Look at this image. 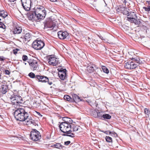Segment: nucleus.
<instances>
[{
    "label": "nucleus",
    "instance_id": "f257e3e1",
    "mask_svg": "<svg viewBox=\"0 0 150 150\" xmlns=\"http://www.w3.org/2000/svg\"><path fill=\"white\" fill-rule=\"evenodd\" d=\"M14 115L17 120L20 121H26L27 125L34 122V120L29 117L28 113L24 108H19L16 109L14 111Z\"/></svg>",
    "mask_w": 150,
    "mask_h": 150
},
{
    "label": "nucleus",
    "instance_id": "f03ea898",
    "mask_svg": "<svg viewBox=\"0 0 150 150\" xmlns=\"http://www.w3.org/2000/svg\"><path fill=\"white\" fill-rule=\"evenodd\" d=\"M72 125L67 124L65 122H62L59 125L60 130L65 134L64 136H67L71 137H74V134L72 133V131L71 130Z\"/></svg>",
    "mask_w": 150,
    "mask_h": 150
},
{
    "label": "nucleus",
    "instance_id": "7ed1b4c3",
    "mask_svg": "<svg viewBox=\"0 0 150 150\" xmlns=\"http://www.w3.org/2000/svg\"><path fill=\"white\" fill-rule=\"evenodd\" d=\"M133 61L128 62L125 64V67L126 69H134L137 67L136 64L133 61H135L139 64H141L142 62L140 60V59L138 57H135L132 59Z\"/></svg>",
    "mask_w": 150,
    "mask_h": 150
},
{
    "label": "nucleus",
    "instance_id": "20e7f679",
    "mask_svg": "<svg viewBox=\"0 0 150 150\" xmlns=\"http://www.w3.org/2000/svg\"><path fill=\"white\" fill-rule=\"evenodd\" d=\"M15 93L12 96H11L10 98L11 104L12 105H20L23 103L22 98L19 94V92H18L17 93Z\"/></svg>",
    "mask_w": 150,
    "mask_h": 150
},
{
    "label": "nucleus",
    "instance_id": "39448f33",
    "mask_svg": "<svg viewBox=\"0 0 150 150\" xmlns=\"http://www.w3.org/2000/svg\"><path fill=\"white\" fill-rule=\"evenodd\" d=\"M127 18L128 21L135 25H139L141 24V19H137V17L134 12H130L127 16Z\"/></svg>",
    "mask_w": 150,
    "mask_h": 150
},
{
    "label": "nucleus",
    "instance_id": "423d86ee",
    "mask_svg": "<svg viewBox=\"0 0 150 150\" xmlns=\"http://www.w3.org/2000/svg\"><path fill=\"white\" fill-rule=\"evenodd\" d=\"M35 11L38 20L43 19L45 17L46 15V11L44 7L40 6L37 7L35 9Z\"/></svg>",
    "mask_w": 150,
    "mask_h": 150
},
{
    "label": "nucleus",
    "instance_id": "0eeeda50",
    "mask_svg": "<svg viewBox=\"0 0 150 150\" xmlns=\"http://www.w3.org/2000/svg\"><path fill=\"white\" fill-rule=\"evenodd\" d=\"M30 136L31 139L35 141H38L41 138L40 132L35 129L31 132Z\"/></svg>",
    "mask_w": 150,
    "mask_h": 150
},
{
    "label": "nucleus",
    "instance_id": "6e6552de",
    "mask_svg": "<svg viewBox=\"0 0 150 150\" xmlns=\"http://www.w3.org/2000/svg\"><path fill=\"white\" fill-rule=\"evenodd\" d=\"M45 45V43L43 41L40 40H36L33 42L32 47L35 50H40Z\"/></svg>",
    "mask_w": 150,
    "mask_h": 150
},
{
    "label": "nucleus",
    "instance_id": "1a4fd4ad",
    "mask_svg": "<svg viewBox=\"0 0 150 150\" xmlns=\"http://www.w3.org/2000/svg\"><path fill=\"white\" fill-rule=\"evenodd\" d=\"M44 29L49 28L52 29L55 26V24L50 18H48L44 22Z\"/></svg>",
    "mask_w": 150,
    "mask_h": 150
},
{
    "label": "nucleus",
    "instance_id": "9d476101",
    "mask_svg": "<svg viewBox=\"0 0 150 150\" xmlns=\"http://www.w3.org/2000/svg\"><path fill=\"white\" fill-rule=\"evenodd\" d=\"M22 5L26 11L30 10L31 7V0H21Z\"/></svg>",
    "mask_w": 150,
    "mask_h": 150
},
{
    "label": "nucleus",
    "instance_id": "9b49d317",
    "mask_svg": "<svg viewBox=\"0 0 150 150\" xmlns=\"http://www.w3.org/2000/svg\"><path fill=\"white\" fill-rule=\"evenodd\" d=\"M63 5L64 7L67 10H71L74 8V4L71 3L68 0H64L63 2Z\"/></svg>",
    "mask_w": 150,
    "mask_h": 150
},
{
    "label": "nucleus",
    "instance_id": "f8f14e48",
    "mask_svg": "<svg viewBox=\"0 0 150 150\" xmlns=\"http://www.w3.org/2000/svg\"><path fill=\"white\" fill-rule=\"evenodd\" d=\"M48 61L50 64L53 66H56L58 63V59L52 55L51 56L49 57Z\"/></svg>",
    "mask_w": 150,
    "mask_h": 150
},
{
    "label": "nucleus",
    "instance_id": "ddd939ff",
    "mask_svg": "<svg viewBox=\"0 0 150 150\" xmlns=\"http://www.w3.org/2000/svg\"><path fill=\"white\" fill-rule=\"evenodd\" d=\"M35 11H31L28 14V19L33 21H36L37 19L38 20Z\"/></svg>",
    "mask_w": 150,
    "mask_h": 150
},
{
    "label": "nucleus",
    "instance_id": "4468645a",
    "mask_svg": "<svg viewBox=\"0 0 150 150\" xmlns=\"http://www.w3.org/2000/svg\"><path fill=\"white\" fill-rule=\"evenodd\" d=\"M68 35V33L66 31L63 32L60 31L58 32V37L61 40H63L66 38Z\"/></svg>",
    "mask_w": 150,
    "mask_h": 150
},
{
    "label": "nucleus",
    "instance_id": "2eb2a0df",
    "mask_svg": "<svg viewBox=\"0 0 150 150\" xmlns=\"http://www.w3.org/2000/svg\"><path fill=\"white\" fill-rule=\"evenodd\" d=\"M29 65L31 67V68L33 70H37L38 67V64L37 62L35 60L32 61L31 62L30 61L28 62Z\"/></svg>",
    "mask_w": 150,
    "mask_h": 150
},
{
    "label": "nucleus",
    "instance_id": "dca6fc26",
    "mask_svg": "<svg viewBox=\"0 0 150 150\" xmlns=\"http://www.w3.org/2000/svg\"><path fill=\"white\" fill-rule=\"evenodd\" d=\"M36 78L38 80L39 82H46L48 81V78L47 77L44 76L37 75Z\"/></svg>",
    "mask_w": 150,
    "mask_h": 150
},
{
    "label": "nucleus",
    "instance_id": "f3484780",
    "mask_svg": "<svg viewBox=\"0 0 150 150\" xmlns=\"http://www.w3.org/2000/svg\"><path fill=\"white\" fill-rule=\"evenodd\" d=\"M95 68L98 69V68L95 65L93 64H88L86 67V70L89 73H91L93 72L95 70Z\"/></svg>",
    "mask_w": 150,
    "mask_h": 150
},
{
    "label": "nucleus",
    "instance_id": "a211bd4d",
    "mask_svg": "<svg viewBox=\"0 0 150 150\" xmlns=\"http://www.w3.org/2000/svg\"><path fill=\"white\" fill-rule=\"evenodd\" d=\"M94 112L95 113V115H93V117H98L100 119H103V112H98L94 111Z\"/></svg>",
    "mask_w": 150,
    "mask_h": 150
},
{
    "label": "nucleus",
    "instance_id": "6ab92c4d",
    "mask_svg": "<svg viewBox=\"0 0 150 150\" xmlns=\"http://www.w3.org/2000/svg\"><path fill=\"white\" fill-rule=\"evenodd\" d=\"M22 31V28L19 27H16L15 28L13 31V33L14 34H18L21 33Z\"/></svg>",
    "mask_w": 150,
    "mask_h": 150
},
{
    "label": "nucleus",
    "instance_id": "aec40b11",
    "mask_svg": "<svg viewBox=\"0 0 150 150\" xmlns=\"http://www.w3.org/2000/svg\"><path fill=\"white\" fill-rule=\"evenodd\" d=\"M1 91L2 93L4 94L8 90V87L6 85H1Z\"/></svg>",
    "mask_w": 150,
    "mask_h": 150
},
{
    "label": "nucleus",
    "instance_id": "412c9836",
    "mask_svg": "<svg viewBox=\"0 0 150 150\" xmlns=\"http://www.w3.org/2000/svg\"><path fill=\"white\" fill-rule=\"evenodd\" d=\"M71 127H72L73 132L79 131L81 128L80 126L73 124H72Z\"/></svg>",
    "mask_w": 150,
    "mask_h": 150
},
{
    "label": "nucleus",
    "instance_id": "4be33fe9",
    "mask_svg": "<svg viewBox=\"0 0 150 150\" xmlns=\"http://www.w3.org/2000/svg\"><path fill=\"white\" fill-rule=\"evenodd\" d=\"M72 99L73 100V102L74 101H78L80 100L79 96L75 94H73L72 95Z\"/></svg>",
    "mask_w": 150,
    "mask_h": 150
},
{
    "label": "nucleus",
    "instance_id": "5701e85b",
    "mask_svg": "<svg viewBox=\"0 0 150 150\" xmlns=\"http://www.w3.org/2000/svg\"><path fill=\"white\" fill-rule=\"evenodd\" d=\"M64 99L69 101L70 102H73V100L72 99V98L71 97L69 96L68 95H64Z\"/></svg>",
    "mask_w": 150,
    "mask_h": 150
},
{
    "label": "nucleus",
    "instance_id": "b1692460",
    "mask_svg": "<svg viewBox=\"0 0 150 150\" xmlns=\"http://www.w3.org/2000/svg\"><path fill=\"white\" fill-rule=\"evenodd\" d=\"M7 13L4 10L0 11V16L4 18L7 16Z\"/></svg>",
    "mask_w": 150,
    "mask_h": 150
},
{
    "label": "nucleus",
    "instance_id": "393cba45",
    "mask_svg": "<svg viewBox=\"0 0 150 150\" xmlns=\"http://www.w3.org/2000/svg\"><path fill=\"white\" fill-rule=\"evenodd\" d=\"M51 147H54L58 149H62V146L59 143H56L55 144L51 146Z\"/></svg>",
    "mask_w": 150,
    "mask_h": 150
},
{
    "label": "nucleus",
    "instance_id": "a878e982",
    "mask_svg": "<svg viewBox=\"0 0 150 150\" xmlns=\"http://www.w3.org/2000/svg\"><path fill=\"white\" fill-rule=\"evenodd\" d=\"M111 117L109 114H104L103 115V119L106 120V119H110Z\"/></svg>",
    "mask_w": 150,
    "mask_h": 150
},
{
    "label": "nucleus",
    "instance_id": "bb28decb",
    "mask_svg": "<svg viewBox=\"0 0 150 150\" xmlns=\"http://www.w3.org/2000/svg\"><path fill=\"white\" fill-rule=\"evenodd\" d=\"M66 71L67 70L66 69L61 68L59 70V72H61L64 75L66 76Z\"/></svg>",
    "mask_w": 150,
    "mask_h": 150
},
{
    "label": "nucleus",
    "instance_id": "cd10ccee",
    "mask_svg": "<svg viewBox=\"0 0 150 150\" xmlns=\"http://www.w3.org/2000/svg\"><path fill=\"white\" fill-rule=\"evenodd\" d=\"M61 72H58V75L60 78L62 80H64L65 79L66 76L64 75L63 74H61Z\"/></svg>",
    "mask_w": 150,
    "mask_h": 150
},
{
    "label": "nucleus",
    "instance_id": "c85d7f7f",
    "mask_svg": "<svg viewBox=\"0 0 150 150\" xmlns=\"http://www.w3.org/2000/svg\"><path fill=\"white\" fill-rule=\"evenodd\" d=\"M103 132L104 133L106 134H108L109 133L110 134H111V135H112V134H113L115 136H117V134L115 132L113 133H112L109 131H106L104 132L103 131Z\"/></svg>",
    "mask_w": 150,
    "mask_h": 150
},
{
    "label": "nucleus",
    "instance_id": "c756f323",
    "mask_svg": "<svg viewBox=\"0 0 150 150\" xmlns=\"http://www.w3.org/2000/svg\"><path fill=\"white\" fill-rule=\"evenodd\" d=\"M102 69L103 71L106 74H108L109 73L108 69L105 66H102Z\"/></svg>",
    "mask_w": 150,
    "mask_h": 150
},
{
    "label": "nucleus",
    "instance_id": "7c9ffc66",
    "mask_svg": "<svg viewBox=\"0 0 150 150\" xmlns=\"http://www.w3.org/2000/svg\"><path fill=\"white\" fill-rule=\"evenodd\" d=\"M73 122V120L71 118H68L67 119V120L65 122L67 124H70L71 125H72Z\"/></svg>",
    "mask_w": 150,
    "mask_h": 150
},
{
    "label": "nucleus",
    "instance_id": "2f4dec72",
    "mask_svg": "<svg viewBox=\"0 0 150 150\" xmlns=\"http://www.w3.org/2000/svg\"><path fill=\"white\" fill-rule=\"evenodd\" d=\"M105 139L107 142H112V138L108 136H107L105 137Z\"/></svg>",
    "mask_w": 150,
    "mask_h": 150
},
{
    "label": "nucleus",
    "instance_id": "473e14b6",
    "mask_svg": "<svg viewBox=\"0 0 150 150\" xmlns=\"http://www.w3.org/2000/svg\"><path fill=\"white\" fill-rule=\"evenodd\" d=\"M28 76L32 78H35L37 79L36 78V75L35 76L34 73L32 72L30 73L29 74Z\"/></svg>",
    "mask_w": 150,
    "mask_h": 150
},
{
    "label": "nucleus",
    "instance_id": "72a5a7b5",
    "mask_svg": "<svg viewBox=\"0 0 150 150\" xmlns=\"http://www.w3.org/2000/svg\"><path fill=\"white\" fill-rule=\"evenodd\" d=\"M124 11H123L122 12V13L124 14L128 15L130 12H128V9L127 8H124Z\"/></svg>",
    "mask_w": 150,
    "mask_h": 150
},
{
    "label": "nucleus",
    "instance_id": "f704fd0d",
    "mask_svg": "<svg viewBox=\"0 0 150 150\" xmlns=\"http://www.w3.org/2000/svg\"><path fill=\"white\" fill-rule=\"evenodd\" d=\"M93 37L92 36H90V37H88L87 38V40H88L89 43H90L91 41L93 43L94 40H93Z\"/></svg>",
    "mask_w": 150,
    "mask_h": 150
},
{
    "label": "nucleus",
    "instance_id": "c9c22d12",
    "mask_svg": "<svg viewBox=\"0 0 150 150\" xmlns=\"http://www.w3.org/2000/svg\"><path fill=\"white\" fill-rule=\"evenodd\" d=\"M143 8L145 9L146 12H149L150 11V6H148L147 7H143Z\"/></svg>",
    "mask_w": 150,
    "mask_h": 150
},
{
    "label": "nucleus",
    "instance_id": "e433bc0d",
    "mask_svg": "<svg viewBox=\"0 0 150 150\" xmlns=\"http://www.w3.org/2000/svg\"><path fill=\"white\" fill-rule=\"evenodd\" d=\"M144 113L146 114L149 115L150 113V111L148 109L145 108L144 110Z\"/></svg>",
    "mask_w": 150,
    "mask_h": 150
},
{
    "label": "nucleus",
    "instance_id": "4c0bfd02",
    "mask_svg": "<svg viewBox=\"0 0 150 150\" xmlns=\"http://www.w3.org/2000/svg\"><path fill=\"white\" fill-rule=\"evenodd\" d=\"M28 59V57L27 56L23 55L22 56V59L23 61H26Z\"/></svg>",
    "mask_w": 150,
    "mask_h": 150
},
{
    "label": "nucleus",
    "instance_id": "58836bf2",
    "mask_svg": "<svg viewBox=\"0 0 150 150\" xmlns=\"http://www.w3.org/2000/svg\"><path fill=\"white\" fill-rule=\"evenodd\" d=\"M5 27V25L4 24V23L1 22V21H0V28H4V27Z\"/></svg>",
    "mask_w": 150,
    "mask_h": 150
},
{
    "label": "nucleus",
    "instance_id": "ea45409f",
    "mask_svg": "<svg viewBox=\"0 0 150 150\" xmlns=\"http://www.w3.org/2000/svg\"><path fill=\"white\" fill-rule=\"evenodd\" d=\"M5 73L6 75H9L10 74V71L8 70H6L5 71Z\"/></svg>",
    "mask_w": 150,
    "mask_h": 150
},
{
    "label": "nucleus",
    "instance_id": "a19ab883",
    "mask_svg": "<svg viewBox=\"0 0 150 150\" xmlns=\"http://www.w3.org/2000/svg\"><path fill=\"white\" fill-rule=\"evenodd\" d=\"M19 50L18 49H16L13 50V53L14 54H16L17 53V51Z\"/></svg>",
    "mask_w": 150,
    "mask_h": 150
},
{
    "label": "nucleus",
    "instance_id": "79ce46f5",
    "mask_svg": "<svg viewBox=\"0 0 150 150\" xmlns=\"http://www.w3.org/2000/svg\"><path fill=\"white\" fill-rule=\"evenodd\" d=\"M68 118L67 117H64L62 118V120L64 121V122H66Z\"/></svg>",
    "mask_w": 150,
    "mask_h": 150
},
{
    "label": "nucleus",
    "instance_id": "37998d69",
    "mask_svg": "<svg viewBox=\"0 0 150 150\" xmlns=\"http://www.w3.org/2000/svg\"><path fill=\"white\" fill-rule=\"evenodd\" d=\"M70 141H67L64 142V144L66 145H68L70 143Z\"/></svg>",
    "mask_w": 150,
    "mask_h": 150
},
{
    "label": "nucleus",
    "instance_id": "c03bdc74",
    "mask_svg": "<svg viewBox=\"0 0 150 150\" xmlns=\"http://www.w3.org/2000/svg\"><path fill=\"white\" fill-rule=\"evenodd\" d=\"M4 60V57L3 56H0V61H3Z\"/></svg>",
    "mask_w": 150,
    "mask_h": 150
},
{
    "label": "nucleus",
    "instance_id": "a18cd8bd",
    "mask_svg": "<svg viewBox=\"0 0 150 150\" xmlns=\"http://www.w3.org/2000/svg\"><path fill=\"white\" fill-rule=\"evenodd\" d=\"M36 113H37V115L39 116L40 117H42V115H41L39 112H36Z\"/></svg>",
    "mask_w": 150,
    "mask_h": 150
},
{
    "label": "nucleus",
    "instance_id": "49530a36",
    "mask_svg": "<svg viewBox=\"0 0 150 150\" xmlns=\"http://www.w3.org/2000/svg\"><path fill=\"white\" fill-rule=\"evenodd\" d=\"M49 84L50 85H51L52 84V81H50L48 80V81H47Z\"/></svg>",
    "mask_w": 150,
    "mask_h": 150
},
{
    "label": "nucleus",
    "instance_id": "de8ad7c7",
    "mask_svg": "<svg viewBox=\"0 0 150 150\" xmlns=\"http://www.w3.org/2000/svg\"><path fill=\"white\" fill-rule=\"evenodd\" d=\"M104 40L105 42H108V43H109V42H108V40L107 39H103Z\"/></svg>",
    "mask_w": 150,
    "mask_h": 150
},
{
    "label": "nucleus",
    "instance_id": "09e8293b",
    "mask_svg": "<svg viewBox=\"0 0 150 150\" xmlns=\"http://www.w3.org/2000/svg\"><path fill=\"white\" fill-rule=\"evenodd\" d=\"M90 44H91L90 46L92 47H94V46L93 45V44H91V43H90Z\"/></svg>",
    "mask_w": 150,
    "mask_h": 150
},
{
    "label": "nucleus",
    "instance_id": "8fccbe9b",
    "mask_svg": "<svg viewBox=\"0 0 150 150\" xmlns=\"http://www.w3.org/2000/svg\"><path fill=\"white\" fill-rule=\"evenodd\" d=\"M16 0H9V1L10 2H14Z\"/></svg>",
    "mask_w": 150,
    "mask_h": 150
},
{
    "label": "nucleus",
    "instance_id": "3c124183",
    "mask_svg": "<svg viewBox=\"0 0 150 150\" xmlns=\"http://www.w3.org/2000/svg\"><path fill=\"white\" fill-rule=\"evenodd\" d=\"M129 107L130 108L134 109V107L133 106H130Z\"/></svg>",
    "mask_w": 150,
    "mask_h": 150
},
{
    "label": "nucleus",
    "instance_id": "603ef678",
    "mask_svg": "<svg viewBox=\"0 0 150 150\" xmlns=\"http://www.w3.org/2000/svg\"><path fill=\"white\" fill-rule=\"evenodd\" d=\"M100 38L102 40H103V37H102V36H100V37L99 36Z\"/></svg>",
    "mask_w": 150,
    "mask_h": 150
},
{
    "label": "nucleus",
    "instance_id": "864d4df0",
    "mask_svg": "<svg viewBox=\"0 0 150 150\" xmlns=\"http://www.w3.org/2000/svg\"><path fill=\"white\" fill-rule=\"evenodd\" d=\"M29 35H29H29V33H28V34H26V35H25V37H27V35Z\"/></svg>",
    "mask_w": 150,
    "mask_h": 150
},
{
    "label": "nucleus",
    "instance_id": "5fc2aeb1",
    "mask_svg": "<svg viewBox=\"0 0 150 150\" xmlns=\"http://www.w3.org/2000/svg\"><path fill=\"white\" fill-rule=\"evenodd\" d=\"M51 1H52V2H55V1H56V0H50Z\"/></svg>",
    "mask_w": 150,
    "mask_h": 150
},
{
    "label": "nucleus",
    "instance_id": "6e6d98bb",
    "mask_svg": "<svg viewBox=\"0 0 150 150\" xmlns=\"http://www.w3.org/2000/svg\"><path fill=\"white\" fill-rule=\"evenodd\" d=\"M129 111L131 112H132L133 111V110H132L129 109Z\"/></svg>",
    "mask_w": 150,
    "mask_h": 150
},
{
    "label": "nucleus",
    "instance_id": "4d7b16f0",
    "mask_svg": "<svg viewBox=\"0 0 150 150\" xmlns=\"http://www.w3.org/2000/svg\"><path fill=\"white\" fill-rule=\"evenodd\" d=\"M1 73H0V79H1Z\"/></svg>",
    "mask_w": 150,
    "mask_h": 150
},
{
    "label": "nucleus",
    "instance_id": "13d9d810",
    "mask_svg": "<svg viewBox=\"0 0 150 150\" xmlns=\"http://www.w3.org/2000/svg\"><path fill=\"white\" fill-rule=\"evenodd\" d=\"M93 115H95V113L94 112H93Z\"/></svg>",
    "mask_w": 150,
    "mask_h": 150
},
{
    "label": "nucleus",
    "instance_id": "bf43d9fd",
    "mask_svg": "<svg viewBox=\"0 0 150 150\" xmlns=\"http://www.w3.org/2000/svg\"><path fill=\"white\" fill-rule=\"evenodd\" d=\"M75 20V21H76V22H77V21H76V20Z\"/></svg>",
    "mask_w": 150,
    "mask_h": 150
},
{
    "label": "nucleus",
    "instance_id": "052dcab7",
    "mask_svg": "<svg viewBox=\"0 0 150 150\" xmlns=\"http://www.w3.org/2000/svg\"><path fill=\"white\" fill-rule=\"evenodd\" d=\"M1 21V18H0V21Z\"/></svg>",
    "mask_w": 150,
    "mask_h": 150
},
{
    "label": "nucleus",
    "instance_id": "680f3d73",
    "mask_svg": "<svg viewBox=\"0 0 150 150\" xmlns=\"http://www.w3.org/2000/svg\"><path fill=\"white\" fill-rule=\"evenodd\" d=\"M25 65H26V63H25Z\"/></svg>",
    "mask_w": 150,
    "mask_h": 150
},
{
    "label": "nucleus",
    "instance_id": "e2e57ef3",
    "mask_svg": "<svg viewBox=\"0 0 150 150\" xmlns=\"http://www.w3.org/2000/svg\"><path fill=\"white\" fill-rule=\"evenodd\" d=\"M1 115H0V117H1Z\"/></svg>",
    "mask_w": 150,
    "mask_h": 150
}]
</instances>
